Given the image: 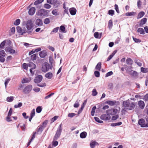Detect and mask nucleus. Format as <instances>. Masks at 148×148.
<instances>
[{
  "mask_svg": "<svg viewBox=\"0 0 148 148\" xmlns=\"http://www.w3.org/2000/svg\"><path fill=\"white\" fill-rule=\"evenodd\" d=\"M62 124L61 123L58 127L53 138L54 141L57 140L60 137L62 130Z\"/></svg>",
  "mask_w": 148,
  "mask_h": 148,
  "instance_id": "nucleus-1",
  "label": "nucleus"
},
{
  "mask_svg": "<svg viewBox=\"0 0 148 148\" xmlns=\"http://www.w3.org/2000/svg\"><path fill=\"white\" fill-rule=\"evenodd\" d=\"M33 27L32 21L31 20H28L27 22L26 27L27 30V32L29 34L32 32Z\"/></svg>",
  "mask_w": 148,
  "mask_h": 148,
  "instance_id": "nucleus-2",
  "label": "nucleus"
},
{
  "mask_svg": "<svg viewBox=\"0 0 148 148\" xmlns=\"http://www.w3.org/2000/svg\"><path fill=\"white\" fill-rule=\"evenodd\" d=\"M48 122L47 120H45L41 125H39L37 128V132L38 134H41L44 129L46 127Z\"/></svg>",
  "mask_w": 148,
  "mask_h": 148,
  "instance_id": "nucleus-3",
  "label": "nucleus"
},
{
  "mask_svg": "<svg viewBox=\"0 0 148 148\" xmlns=\"http://www.w3.org/2000/svg\"><path fill=\"white\" fill-rule=\"evenodd\" d=\"M48 10L41 9L36 12V14L40 16H47L48 15Z\"/></svg>",
  "mask_w": 148,
  "mask_h": 148,
  "instance_id": "nucleus-4",
  "label": "nucleus"
},
{
  "mask_svg": "<svg viewBox=\"0 0 148 148\" xmlns=\"http://www.w3.org/2000/svg\"><path fill=\"white\" fill-rule=\"evenodd\" d=\"M33 86L31 85H28L25 86L23 89V92L25 94H29L32 91Z\"/></svg>",
  "mask_w": 148,
  "mask_h": 148,
  "instance_id": "nucleus-5",
  "label": "nucleus"
},
{
  "mask_svg": "<svg viewBox=\"0 0 148 148\" xmlns=\"http://www.w3.org/2000/svg\"><path fill=\"white\" fill-rule=\"evenodd\" d=\"M138 123L142 127H148V123H146L145 121L143 119H139Z\"/></svg>",
  "mask_w": 148,
  "mask_h": 148,
  "instance_id": "nucleus-6",
  "label": "nucleus"
},
{
  "mask_svg": "<svg viewBox=\"0 0 148 148\" xmlns=\"http://www.w3.org/2000/svg\"><path fill=\"white\" fill-rule=\"evenodd\" d=\"M42 79L43 77L42 75H38L35 77L34 80V82L35 83L38 84L42 81Z\"/></svg>",
  "mask_w": 148,
  "mask_h": 148,
  "instance_id": "nucleus-7",
  "label": "nucleus"
},
{
  "mask_svg": "<svg viewBox=\"0 0 148 148\" xmlns=\"http://www.w3.org/2000/svg\"><path fill=\"white\" fill-rule=\"evenodd\" d=\"M118 110L117 109H111L106 111V113L109 115H114L116 114Z\"/></svg>",
  "mask_w": 148,
  "mask_h": 148,
  "instance_id": "nucleus-8",
  "label": "nucleus"
},
{
  "mask_svg": "<svg viewBox=\"0 0 148 148\" xmlns=\"http://www.w3.org/2000/svg\"><path fill=\"white\" fill-rule=\"evenodd\" d=\"M49 69V65L47 62H45L43 64L42 67V71L44 72H47Z\"/></svg>",
  "mask_w": 148,
  "mask_h": 148,
  "instance_id": "nucleus-9",
  "label": "nucleus"
},
{
  "mask_svg": "<svg viewBox=\"0 0 148 148\" xmlns=\"http://www.w3.org/2000/svg\"><path fill=\"white\" fill-rule=\"evenodd\" d=\"M16 30L18 33L21 35H23L27 32V30L25 28L22 29L21 27L18 26L16 27Z\"/></svg>",
  "mask_w": 148,
  "mask_h": 148,
  "instance_id": "nucleus-10",
  "label": "nucleus"
},
{
  "mask_svg": "<svg viewBox=\"0 0 148 148\" xmlns=\"http://www.w3.org/2000/svg\"><path fill=\"white\" fill-rule=\"evenodd\" d=\"M106 103L108 104L111 106H113L115 105H119L120 103L119 101H107Z\"/></svg>",
  "mask_w": 148,
  "mask_h": 148,
  "instance_id": "nucleus-11",
  "label": "nucleus"
},
{
  "mask_svg": "<svg viewBox=\"0 0 148 148\" xmlns=\"http://www.w3.org/2000/svg\"><path fill=\"white\" fill-rule=\"evenodd\" d=\"M5 50L6 52H9L11 54H13L15 52V50L12 49V46L10 47L5 48Z\"/></svg>",
  "mask_w": 148,
  "mask_h": 148,
  "instance_id": "nucleus-12",
  "label": "nucleus"
},
{
  "mask_svg": "<svg viewBox=\"0 0 148 148\" xmlns=\"http://www.w3.org/2000/svg\"><path fill=\"white\" fill-rule=\"evenodd\" d=\"M111 118L110 115L107 114H103L101 115L100 116V118L102 120L107 121L109 120Z\"/></svg>",
  "mask_w": 148,
  "mask_h": 148,
  "instance_id": "nucleus-13",
  "label": "nucleus"
},
{
  "mask_svg": "<svg viewBox=\"0 0 148 148\" xmlns=\"http://www.w3.org/2000/svg\"><path fill=\"white\" fill-rule=\"evenodd\" d=\"M35 24L39 27H41L42 26L43 23L42 20L40 18L36 19L35 22Z\"/></svg>",
  "mask_w": 148,
  "mask_h": 148,
  "instance_id": "nucleus-14",
  "label": "nucleus"
},
{
  "mask_svg": "<svg viewBox=\"0 0 148 148\" xmlns=\"http://www.w3.org/2000/svg\"><path fill=\"white\" fill-rule=\"evenodd\" d=\"M53 4L54 6L56 8H58L60 4V1L59 0H53Z\"/></svg>",
  "mask_w": 148,
  "mask_h": 148,
  "instance_id": "nucleus-15",
  "label": "nucleus"
},
{
  "mask_svg": "<svg viewBox=\"0 0 148 148\" xmlns=\"http://www.w3.org/2000/svg\"><path fill=\"white\" fill-rule=\"evenodd\" d=\"M5 48L11 47V41L9 40H4Z\"/></svg>",
  "mask_w": 148,
  "mask_h": 148,
  "instance_id": "nucleus-16",
  "label": "nucleus"
},
{
  "mask_svg": "<svg viewBox=\"0 0 148 148\" xmlns=\"http://www.w3.org/2000/svg\"><path fill=\"white\" fill-rule=\"evenodd\" d=\"M129 74L132 76L135 77L137 76V73L136 71L131 70L128 71Z\"/></svg>",
  "mask_w": 148,
  "mask_h": 148,
  "instance_id": "nucleus-17",
  "label": "nucleus"
},
{
  "mask_svg": "<svg viewBox=\"0 0 148 148\" xmlns=\"http://www.w3.org/2000/svg\"><path fill=\"white\" fill-rule=\"evenodd\" d=\"M69 11L70 14L72 15H74L76 14L77 10L74 8H72L69 9Z\"/></svg>",
  "mask_w": 148,
  "mask_h": 148,
  "instance_id": "nucleus-18",
  "label": "nucleus"
},
{
  "mask_svg": "<svg viewBox=\"0 0 148 148\" xmlns=\"http://www.w3.org/2000/svg\"><path fill=\"white\" fill-rule=\"evenodd\" d=\"M47 53L45 50H43L39 52V55L41 58H44L47 55Z\"/></svg>",
  "mask_w": 148,
  "mask_h": 148,
  "instance_id": "nucleus-19",
  "label": "nucleus"
},
{
  "mask_svg": "<svg viewBox=\"0 0 148 148\" xmlns=\"http://www.w3.org/2000/svg\"><path fill=\"white\" fill-rule=\"evenodd\" d=\"M35 8L34 7L31 8L28 11L29 14L30 15H33L35 12Z\"/></svg>",
  "mask_w": 148,
  "mask_h": 148,
  "instance_id": "nucleus-20",
  "label": "nucleus"
},
{
  "mask_svg": "<svg viewBox=\"0 0 148 148\" xmlns=\"http://www.w3.org/2000/svg\"><path fill=\"white\" fill-rule=\"evenodd\" d=\"M147 21V19L146 18H144L142 19L140 21L139 24V26L142 27V26L145 24Z\"/></svg>",
  "mask_w": 148,
  "mask_h": 148,
  "instance_id": "nucleus-21",
  "label": "nucleus"
},
{
  "mask_svg": "<svg viewBox=\"0 0 148 148\" xmlns=\"http://www.w3.org/2000/svg\"><path fill=\"white\" fill-rule=\"evenodd\" d=\"M138 105L140 108L143 109L145 107V104L144 102L143 101H140L138 102Z\"/></svg>",
  "mask_w": 148,
  "mask_h": 148,
  "instance_id": "nucleus-22",
  "label": "nucleus"
},
{
  "mask_svg": "<svg viewBox=\"0 0 148 148\" xmlns=\"http://www.w3.org/2000/svg\"><path fill=\"white\" fill-rule=\"evenodd\" d=\"M135 105L133 102L130 103H129V105L127 109L130 110H131L134 109L135 107Z\"/></svg>",
  "mask_w": 148,
  "mask_h": 148,
  "instance_id": "nucleus-23",
  "label": "nucleus"
},
{
  "mask_svg": "<svg viewBox=\"0 0 148 148\" xmlns=\"http://www.w3.org/2000/svg\"><path fill=\"white\" fill-rule=\"evenodd\" d=\"M145 14V12L143 11H141L139 12L137 18L138 19H140L143 17Z\"/></svg>",
  "mask_w": 148,
  "mask_h": 148,
  "instance_id": "nucleus-24",
  "label": "nucleus"
},
{
  "mask_svg": "<svg viewBox=\"0 0 148 148\" xmlns=\"http://www.w3.org/2000/svg\"><path fill=\"white\" fill-rule=\"evenodd\" d=\"M45 77L48 79H51L53 77V74L51 72H48L45 74Z\"/></svg>",
  "mask_w": 148,
  "mask_h": 148,
  "instance_id": "nucleus-25",
  "label": "nucleus"
},
{
  "mask_svg": "<svg viewBox=\"0 0 148 148\" xmlns=\"http://www.w3.org/2000/svg\"><path fill=\"white\" fill-rule=\"evenodd\" d=\"M126 64L128 65H131L132 64L133 61L130 58H127L126 60Z\"/></svg>",
  "mask_w": 148,
  "mask_h": 148,
  "instance_id": "nucleus-26",
  "label": "nucleus"
},
{
  "mask_svg": "<svg viewBox=\"0 0 148 148\" xmlns=\"http://www.w3.org/2000/svg\"><path fill=\"white\" fill-rule=\"evenodd\" d=\"M31 79V78H23L22 81L21 82L22 84L28 83L30 82Z\"/></svg>",
  "mask_w": 148,
  "mask_h": 148,
  "instance_id": "nucleus-27",
  "label": "nucleus"
},
{
  "mask_svg": "<svg viewBox=\"0 0 148 148\" xmlns=\"http://www.w3.org/2000/svg\"><path fill=\"white\" fill-rule=\"evenodd\" d=\"M129 101H124L123 102V106L126 108H127L129 105Z\"/></svg>",
  "mask_w": 148,
  "mask_h": 148,
  "instance_id": "nucleus-28",
  "label": "nucleus"
},
{
  "mask_svg": "<svg viewBox=\"0 0 148 148\" xmlns=\"http://www.w3.org/2000/svg\"><path fill=\"white\" fill-rule=\"evenodd\" d=\"M28 66L31 67V69H35L36 68V65L32 62H29L28 64Z\"/></svg>",
  "mask_w": 148,
  "mask_h": 148,
  "instance_id": "nucleus-29",
  "label": "nucleus"
},
{
  "mask_svg": "<svg viewBox=\"0 0 148 148\" xmlns=\"http://www.w3.org/2000/svg\"><path fill=\"white\" fill-rule=\"evenodd\" d=\"M87 136V133L86 132H83L81 133L80 135L81 138H86Z\"/></svg>",
  "mask_w": 148,
  "mask_h": 148,
  "instance_id": "nucleus-30",
  "label": "nucleus"
},
{
  "mask_svg": "<svg viewBox=\"0 0 148 148\" xmlns=\"http://www.w3.org/2000/svg\"><path fill=\"white\" fill-rule=\"evenodd\" d=\"M137 32L140 33V34L144 35L145 34L143 29L142 28H138L137 29Z\"/></svg>",
  "mask_w": 148,
  "mask_h": 148,
  "instance_id": "nucleus-31",
  "label": "nucleus"
},
{
  "mask_svg": "<svg viewBox=\"0 0 148 148\" xmlns=\"http://www.w3.org/2000/svg\"><path fill=\"white\" fill-rule=\"evenodd\" d=\"M101 68V63L100 62H99L95 67V69L96 70H98L100 71Z\"/></svg>",
  "mask_w": 148,
  "mask_h": 148,
  "instance_id": "nucleus-32",
  "label": "nucleus"
},
{
  "mask_svg": "<svg viewBox=\"0 0 148 148\" xmlns=\"http://www.w3.org/2000/svg\"><path fill=\"white\" fill-rule=\"evenodd\" d=\"M141 71L143 73H147L148 72V68L142 67L141 68Z\"/></svg>",
  "mask_w": 148,
  "mask_h": 148,
  "instance_id": "nucleus-33",
  "label": "nucleus"
},
{
  "mask_svg": "<svg viewBox=\"0 0 148 148\" xmlns=\"http://www.w3.org/2000/svg\"><path fill=\"white\" fill-rule=\"evenodd\" d=\"M59 29V27H57L54 28L53 30L51 31L50 33L51 34H53V33H56L58 31Z\"/></svg>",
  "mask_w": 148,
  "mask_h": 148,
  "instance_id": "nucleus-34",
  "label": "nucleus"
},
{
  "mask_svg": "<svg viewBox=\"0 0 148 148\" xmlns=\"http://www.w3.org/2000/svg\"><path fill=\"white\" fill-rule=\"evenodd\" d=\"M42 109V108L41 106H38L36 109V112L38 113H40L41 112Z\"/></svg>",
  "mask_w": 148,
  "mask_h": 148,
  "instance_id": "nucleus-35",
  "label": "nucleus"
},
{
  "mask_svg": "<svg viewBox=\"0 0 148 148\" xmlns=\"http://www.w3.org/2000/svg\"><path fill=\"white\" fill-rule=\"evenodd\" d=\"M136 14V12H128L125 14V15L127 16H134Z\"/></svg>",
  "mask_w": 148,
  "mask_h": 148,
  "instance_id": "nucleus-36",
  "label": "nucleus"
},
{
  "mask_svg": "<svg viewBox=\"0 0 148 148\" xmlns=\"http://www.w3.org/2000/svg\"><path fill=\"white\" fill-rule=\"evenodd\" d=\"M122 124V123L121 122H119L116 123H112L111 126L113 127H115L117 125H120Z\"/></svg>",
  "mask_w": 148,
  "mask_h": 148,
  "instance_id": "nucleus-37",
  "label": "nucleus"
},
{
  "mask_svg": "<svg viewBox=\"0 0 148 148\" xmlns=\"http://www.w3.org/2000/svg\"><path fill=\"white\" fill-rule=\"evenodd\" d=\"M60 32H63L64 33L66 32H65V28L64 25H61L60 27Z\"/></svg>",
  "mask_w": 148,
  "mask_h": 148,
  "instance_id": "nucleus-38",
  "label": "nucleus"
},
{
  "mask_svg": "<svg viewBox=\"0 0 148 148\" xmlns=\"http://www.w3.org/2000/svg\"><path fill=\"white\" fill-rule=\"evenodd\" d=\"M14 100V97L12 96L10 97H8L6 99V100L8 102H11L12 101Z\"/></svg>",
  "mask_w": 148,
  "mask_h": 148,
  "instance_id": "nucleus-39",
  "label": "nucleus"
},
{
  "mask_svg": "<svg viewBox=\"0 0 148 148\" xmlns=\"http://www.w3.org/2000/svg\"><path fill=\"white\" fill-rule=\"evenodd\" d=\"M112 21L111 20H110L109 21L108 23V27L109 28H111L112 26Z\"/></svg>",
  "mask_w": 148,
  "mask_h": 148,
  "instance_id": "nucleus-40",
  "label": "nucleus"
},
{
  "mask_svg": "<svg viewBox=\"0 0 148 148\" xmlns=\"http://www.w3.org/2000/svg\"><path fill=\"white\" fill-rule=\"evenodd\" d=\"M44 23L45 24H48L50 23V19L48 18H45L44 20Z\"/></svg>",
  "mask_w": 148,
  "mask_h": 148,
  "instance_id": "nucleus-41",
  "label": "nucleus"
},
{
  "mask_svg": "<svg viewBox=\"0 0 148 148\" xmlns=\"http://www.w3.org/2000/svg\"><path fill=\"white\" fill-rule=\"evenodd\" d=\"M37 54H34L31 56V58L33 60H36V59L37 56Z\"/></svg>",
  "mask_w": 148,
  "mask_h": 148,
  "instance_id": "nucleus-42",
  "label": "nucleus"
},
{
  "mask_svg": "<svg viewBox=\"0 0 148 148\" xmlns=\"http://www.w3.org/2000/svg\"><path fill=\"white\" fill-rule=\"evenodd\" d=\"M96 109V107L95 106H94L92 108L91 112V114L92 116H94V115L95 113V110Z\"/></svg>",
  "mask_w": 148,
  "mask_h": 148,
  "instance_id": "nucleus-43",
  "label": "nucleus"
},
{
  "mask_svg": "<svg viewBox=\"0 0 148 148\" xmlns=\"http://www.w3.org/2000/svg\"><path fill=\"white\" fill-rule=\"evenodd\" d=\"M21 21L20 19H16V21L14 22V24L16 25H18L20 23Z\"/></svg>",
  "mask_w": 148,
  "mask_h": 148,
  "instance_id": "nucleus-44",
  "label": "nucleus"
},
{
  "mask_svg": "<svg viewBox=\"0 0 148 148\" xmlns=\"http://www.w3.org/2000/svg\"><path fill=\"white\" fill-rule=\"evenodd\" d=\"M114 11L112 10H108V14L110 15L111 16H113L114 14Z\"/></svg>",
  "mask_w": 148,
  "mask_h": 148,
  "instance_id": "nucleus-45",
  "label": "nucleus"
},
{
  "mask_svg": "<svg viewBox=\"0 0 148 148\" xmlns=\"http://www.w3.org/2000/svg\"><path fill=\"white\" fill-rule=\"evenodd\" d=\"M35 111L34 109H33L31 111L30 114V116L33 117L35 115Z\"/></svg>",
  "mask_w": 148,
  "mask_h": 148,
  "instance_id": "nucleus-46",
  "label": "nucleus"
},
{
  "mask_svg": "<svg viewBox=\"0 0 148 148\" xmlns=\"http://www.w3.org/2000/svg\"><path fill=\"white\" fill-rule=\"evenodd\" d=\"M94 119L96 121H97V122L99 123H103V121H102L100 120L97 117H95Z\"/></svg>",
  "mask_w": 148,
  "mask_h": 148,
  "instance_id": "nucleus-47",
  "label": "nucleus"
},
{
  "mask_svg": "<svg viewBox=\"0 0 148 148\" xmlns=\"http://www.w3.org/2000/svg\"><path fill=\"white\" fill-rule=\"evenodd\" d=\"M46 84L45 82L42 83L40 84H37V86H38L43 87H45L46 86Z\"/></svg>",
  "mask_w": 148,
  "mask_h": 148,
  "instance_id": "nucleus-48",
  "label": "nucleus"
},
{
  "mask_svg": "<svg viewBox=\"0 0 148 148\" xmlns=\"http://www.w3.org/2000/svg\"><path fill=\"white\" fill-rule=\"evenodd\" d=\"M96 142L95 141H93L91 142L90 144V146L91 148H94L96 145Z\"/></svg>",
  "mask_w": 148,
  "mask_h": 148,
  "instance_id": "nucleus-49",
  "label": "nucleus"
},
{
  "mask_svg": "<svg viewBox=\"0 0 148 148\" xmlns=\"http://www.w3.org/2000/svg\"><path fill=\"white\" fill-rule=\"evenodd\" d=\"M97 93H98L96 91V89L95 88H94L92 91V95L93 96H95L97 95Z\"/></svg>",
  "mask_w": 148,
  "mask_h": 148,
  "instance_id": "nucleus-50",
  "label": "nucleus"
},
{
  "mask_svg": "<svg viewBox=\"0 0 148 148\" xmlns=\"http://www.w3.org/2000/svg\"><path fill=\"white\" fill-rule=\"evenodd\" d=\"M23 103L21 102L19 103L18 105H15L14 106V107L15 108H20L22 106Z\"/></svg>",
  "mask_w": 148,
  "mask_h": 148,
  "instance_id": "nucleus-51",
  "label": "nucleus"
},
{
  "mask_svg": "<svg viewBox=\"0 0 148 148\" xmlns=\"http://www.w3.org/2000/svg\"><path fill=\"white\" fill-rule=\"evenodd\" d=\"M76 115L77 114L75 113H71L69 114L68 115V117L72 118Z\"/></svg>",
  "mask_w": 148,
  "mask_h": 148,
  "instance_id": "nucleus-52",
  "label": "nucleus"
},
{
  "mask_svg": "<svg viewBox=\"0 0 148 148\" xmlns=\"http://www.w3.org/2000/svg\"><path fill=\"white\" fill-rule=\"evenodd\" d=\"M133 39L134 41L136 43H140L141 41V40L135 38L134 37H133Z\"/></svg>",
  "mask_w": 148,
  "mask_h": 148,
  "instance_id": "nucleus-53",
  "label": "nucleus"
},
{
  "mask_svg": "<svg viewBox=\"0 0 148 148\" xmlns=\"http://www.w3.org/2000/svg\"><path fill=\"white\" fill-rule=\"evenodd\" d=\"M6 53L3 50H1L0 51V55L3 57H5V56Z\"/></svg>",
  "mask_w": 148,
  "mask_h": 148,
  "instance_id": "nucleus-54",
  "label": "nucleus"
},
{
  "mask_svg": "<svg viewBox=\"0 0 148 148\" xmlns=\"http://www.w3.org/2000/svg\"><path fill=\"white\" fill-rule=\"evenodd\" d=\"M51 7L50 5L47 3L45 4L44 5V7L46 9H49L51 8Z\"/></svg>",
  "mask_w": 148,
  "mask_h": 148,
  "instance_id": "nucleus-55",
  "label": "nucleus"
},
{
  "mask_svg": "<svg viewBox=\"0 0 148 148\" xmlns=\"http://www.w3.org/2000/svg\"><path fill=\"white\" fill-rule=\"evenodd\" d=\"M4 46H5V43L4 40L1 43L0 45V48L3 49H4Z\"/></svg>",
  "mask_w": 148,
  "mask_h": 148,
  "instance_id": "nucleus-56",
  "label": "nucleus"
},
{
  "mask_svg": "<svg viewBox=\"0 0 148 148\" xmlns=\"http://www.w3.org/2000/svg\"><path fill=\"white\" fill-rule=\"evenodd\" d=\"M58 117V116H56L53 117L51 119V123L53 122L56 121Z\"/></svg>",
  "mask_w": 148,
  "mask_h": 148,
  "instance_id": "nucleus-57",
  "label": "nucleus"
},
{
  "mask_svg": "<svg viewBox=\"0 0 148 148\" xmlns=\"http://www.w3.org/2000/svg\"><path fill=\"white\" fill-rule=\"evenodd\" d=\"M94 74L95 77H99L100 76V73L98 71H95L94 72Z\"/></svg>",
  "mask_w": 148,
  "mask_h": 148,
  "instance_id": "nucleus-58",
  "label": "nucleus"
},
{
  "mask_svg": "<svg viewBox=\"0 0 148 148\" xmlns=\"http://www.w3.org/2000/svg\"><path fill=\"white\" fill-rule=\"evenodd\" d=\"M52 14L55 16H57L58 15L57 10L55 9L54 10L52 11Z\"/></svg>",
  "mask_w": 148,
  "mask_h": 148,
  "instance_id": "nucleus-59",
  "label": "nucleus"
},
{
  "mask_svg": "<svg viewBox=\"0 0 148 148\" xmlns=\"http://www.w3.org/2000/svg\"><path fill=\"white\" fill-rule=\"evenodd\" d=\"M143 100L145 101H148V94H146L144 96L143 98Z\"/></svg>",
  "mask_w": 148,
  "mask_h": 148,
  "instance_id": "nucleus-60",
  "label": "nucleus"
},
{
  "mask_svg": "<svg viewBox=\"0 0 148 148\" xmlns=\"http://www.w3.org/2000/svg\"><path fill=\"white\" fill-rule=\"evenodd\" d=\"M115 9L116 10V12L118 13H119V7L117 5L115 4L114 5Z\"/></svg>",
  "mask_w": 148,
  "mask_h": 148,
  "instance_id": "nucleus-61",
  "label": "nucleus"
},
{
  "mask_svg": "<svg viewBox=\"0 0 148 148\" xmlns=\"http://www.w3.org/2000/svg\"><path fill=\"white\" fill-rule=\"evenodd\" d=\"M113 74V73L112 71H110L107 73L106 75V77H107L110 76L111 75Z\"/></svg>",
  "mask_w": 148,
  "mask_h": 148,
  "instance_id": "nucleus-62",
  "label": "nucleus"
},
{
  "mask_svg": "<svg viewBox=\"0 0 148 148\" xmlns=\"http://www.w3.org/2000/svg\"><path fill=\"white\" fill-rule=\"evenodd\" d=\"M119 115L117 114L112 116V119L113 120H115L119 118Z\"/></svg>",
  "mask_w": 148,
  "mask_h": 148,
  "instance_id": "nucleus-63",
  "label": "nucleus"
},
{
  "mask_svg": "<svg viewBox=\"0 0 148 148\" xmlns=\"http://www.w3.org/2000/svg\"><path fill=\"white\" fill-rule=\"evenodd\" d=\"M23 69L27 70L28 68V65L25 63H24L23 64Z\"/></svg>",
  "mask_w": 148,
  "mask_h": 148,
  "instance_id": "nucleus-64",
  "label": "nucleus"
}]
</instances>
